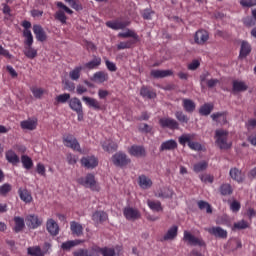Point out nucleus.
<instances>
[{"label":"nucleus","mask_w":256,"mask_h":256,"mask_svg":"<svg viewBox=\"0 0 256 256\" xmlns=\"http://www.w3.org/2000/svg\"><path fill=\"white\" fill-rule=\"evenodd\" d=\"M63 144L65 147H69L70 149H73V151H79V153H81V145L79 144V141H77V138L73 136V134L64 135Z\"/></svg>","instance_id":"1"},{"label":"nucleus","mask_w":256,"mask_h":256,"mask_svg":"<svg viewBox=\"0 0 256 256\" xmlns=\"http://www.w3.org/2000/svg\"><path fill=\"white\" fill-rule=\"evenodd\" d=\"M183 239L187 241L188 245H192L193 247H205V241L191 234L189 231H184Z\"/></svg>","instance_id":"2"},{"label":"nucleus","mask_w":256,"mask_h":256,"mask_svg":"<svg viewBox=\"0 0 256 256\" xmlns=\"http://www.w3.org/2000/svg\"><path fill=\"white\" fill-rule=\"evenodd\" d=\"M112 163L116 165V167H125V165H129V163H131V159L127 158V154L117 152L112 156Z\"/></svg>","instance_id":"3"},{"label":"nucleus","mask_w":256,"mask_h":256,"mask_svg":"<svg viewBox=\"0 0 256 256\" xmlns=\"http://www.w3.org/2000/svg\"><path fill=\"white\" fill-rule=\"evenodd\" d=\"M131 25V21L129 20H121L117 19L114 21H108L106 22V26L109 27V29H113L114 31L123 30Z\"/></svg>","instance_id":"4"},{"label":"nucleus","mask_w":256,"mask_h":256,"mask_svg":"<svg viewBox=\"0 0 256 256\" xmlns=\"http://www.w3.org/2000/svg\"><path fill=\"white\" fill-rule=\"evenodd\" d=\"M78 183L80 185H83L84 187L92 189V191H95L97 189V182L95 181V175L93 174H88L85 178H79Z\"/></svg>","instance_id":"5"},{"label":"nucleus","mask_w":256,"mask_h":256,"mask_svg":"<svg viewBox=\"0 0 256 256\" xmlns=\"http://www.w3.org/2000/svg\"><path fill=\"white\" fill-rule=\"evenodd\" d=\"M82 101L89 107L90 109H94V111H103V106L101 105V102H99L97 99L89 96H83Z\"/></svg>","instance_id":"6"},{"label":"nucleus","mask_w":256,"mask_h":256,"mask_svg":"<svg viewBox=\"0 0 256 256\" xmlns=\"http://www.w3.org/2000/svg\"><path fill=\"white\" fill-rule=\"evenodd\" d=\"M160 125L163 127V129H179V122L177 120L170 118V117H164L159 120Z\"/></svg>","instance_id":"7"},{"label":"nucleus","mask_w":256,"mask_h":256,"mask_svg":"<svg viewBox=\"0 0 256 256\" xmlns=\"http://www.w3.org/2000/svg\"><path fill=\"white\" fill-rule=\"evenodd\" d=\"M25 221L29 229H37L38 227H41V224L43 223L41 219H39V216L35 214L26 216Z\"/></svg>","instance_id":"8"},{"label":"nucleus","mask_w":256,"mask_h":256,"mask_svg":"<svg viewBox=\"0 0 256 256\" xmlns=\"http://www.w3.org/2000/svg\"><path fill=\"white\" fill-rule=\"evenodd\" d=\"M229 175L231 179H233V181H236L237 183H243L245 181V173H243L237 167L231 168L229 171Z\"/></svg>","instance_id":"9"},{"label":"nucleus","mask_w":256,"mask_h":256,"mask_svg":"<svg viewBox=\"0 0 256 256\" xmlns=\"http://www.w3.org/2000/svg\"><path fill=\"white\" fill-rule=\"evenodd\" d=\"M177 147H178V144L176 140H173V139L166 140L161 143L159 147V152L163 153V151H175Z\"/></svg>","instance_id":"10"},{"label":"nucleus","mask_w":256,"mask_h":256,"mask_svg":"<svg viewBox=\"0 0 256 256\" xmlns=\"http://www.w3.org/2000/svg\"><path fill=\"white\" fill-rule=\"evenodd\" d=\"M194 41L198 45H204V43H207L209 41V32L205 30H199L195 33Z\"/></svg>","instance_id":"11"},{"label":"nucleus","mask_w":256,"mask_h":256,"mask_svg":"<svg viewBox=\"0 0 256 256\" xmlns=\"http://www.w3.org/2000/svg\"><path fill=\"white\" fill-rule=\"evenodd\" d=\"M81 163L83 167H86V169H95V167L99 165V162L97 161V158H95V156L83 157L81 159Z\"/></svg>","instance_id":"12"},{"label":"nucleus","mask_w":256,"mask_h":256,"mask_svg":"<svg viewBox=\"0 0 256 256\" xmlns=\"http://www.w3.org/2000/svg\"><path fill=\"white\" fill-rule=\"evenodd\" d=\"M33 33L37 39V41H40L43 43V41H47V33H45V30L41 25H34L33 26Z\"/></svg>","instance_id":"13"},{"label":"nucleus","mask_w":256,"mask_h":256,"mask_svg":"<svg viewBox=\"0 0 256 256\" xmlns=\"http://www.w3.org/2000/svg\"><path fill=\"white\" fill-rule=\"evenodd\" d=\"M123 213L124 217L129 221H135V219H139V217H141L139 210L131 207L125 208Z\"/></svg>","instance_id":"14"},{"label":"nucleus","mask_w":256,"mask_h":256,"mask_svg":"<svg viewBox=\"0 0 256 256\" xmlns=\"http://www.w3.org/2000/svg\"><path fill=\"white\" fill-rule=\"evenodd\" d=\"M109 219V215L106 214L105 211H95L92 214V221L96 223V225H99L101 223H105Z\"/></svg>","instance_id":"15"},{"label":"nucleus","mask_w":256,"mask_h":256,"mask_svg":"<svg viewBox=\"0 0 256 256\" xmlns=\"http://www.w3.org/2000/svg\"><path fill=\"white\" fill-rule=\"evenodd\" d=\"M129 153L130 155H132V157H145L147 155L145 148L139 145L131 146L129 149Z\"/></svg>","instance_id":"16"},{"label":"nucleus","mask_w":256,"mask_h":256,"mask_svg":"<svg viewBox=\"0 0 256 256\" xmlns=\"http://www.w3.org/2000/svg\"><path fill=\"white\" fill-rule=\"evenodd\" d=\"M216 145L219 149H225V130L218 129L215 131Z\"/></svg>","instance_id":"17"},{"label":"nucleus","mask_w":256,"mask_h":256,"mask_svg":"<svg viewBox=\"0 0 256 256\" xmlns=\"http://www.w3.org/2000/svg\"><path fill=\"white\" fill-rule=\"evenodd\" d=\"M150 75L154 79H165V77H171L173 75V70H152Z\"/></svg>","instance_id":"18"},{"label":"nucleus","mask_w":256,"mask_h":256,"mask_svg":"<svg viewBox=\"0 0 256 256\" xmlns=\"http://www.w3.org/2000/svg\"><path fill=\"white\" fill-rule=\"evenodd\" d=\"M46 229L54 237L59 235V224L53 219H49L46 224Z\"/></svg>","instance_id":"19"},{"label":"nucleus","mask_w":256,"mask_h":256,"mask_svg":"<svg viewBox=\"0 0 256 256\" xmlns=\"http://www.w3.org/2000/svg\"><path fill=\"white\" fill-rule=\"evenodd\" d=\"M138 185L141 189H151V187H153V181L151 178L141 175L138 178Z\"/></svg>","instance_id":"20"},{"label":"nucleus","mask_w":256,"mask_h":256,"mask_svg":"<svg viewBox=\"0 0 256 256\" xmlns=\"http://www.w3.org/2000/svg\"><path fill=\"white\" fill-rule=\"evenodd\" d=\"M155 197H158L159 199H171L173 197V190L171 188H160L156 193Z\"/></svg>","instance_id":"21"},{"label":"nucleus","mask_w":256,"mask_h":256,"mask_svg":"<svg viewBox=\"0 0 256 256\" xmlns=\"http://www.w3.org/2000/svg\"><path fill=\"white\" fill-rule=\"evenodd\" d=\"M69 107L75 113L83 111V103H81V100L77 97H73L69 100Z\"/></svg>","instance_id":"22"},{"label":"nucleus","mask_w":256,"mask_h":256,"mask_svg":"<svg viewBox=\"0 0 256 256\" xmlns=\"http://www.w3.org/2000/svg\"><path fill=\"white\" fill-rule=\"evenodd\" d=\"M99 253L103 256H115V249L113 248H108V247H98L94 246V254L99 256Z\"/></svg>","instance_id":"23"},{"label":"nucleus","mask_w":256,"mask_h":256,"mask_svg":"<svg viewBox=\"0 0 256 256\" xmlns=\"http://www.w3.org/2000/svg\"><path fill=\"white\" fill-rule=\"evenodd\" d=\"M101 66V57H94L91 61L84 64V69L93 71V69H99Z\"/></svg>","instance_id":"24"},{"label":"nucleus","mask_w":256,"mask_h":256,"mask_svg":"<svg viewBox=\"0 0 256 256\" xmlns=\"http://www.w3.org/2000/svg\"><path fill=\"white\" fill-rule=\"evenodd\" d=\"M182 106L186 113H193L197 107L193 100L187 98L182 99Z\"/></svg>","instance_id":"25"},{"label":"nucleus","mask_w":256,"mask_h":256,"mask_svg":"<svg viewBox=\"0 0 256 256\" xmlns=\"http://www.w3.org/2000/svg\"><path fill=\"white\" fill-rule=\"evenodd\" d=\"M109 74L105 71H98L94 73L92 77V81H95L96 83H105V81H108Z\"/></svg>","instance_id":"26"},{"label":"nucleus","mask_w":256,"mask_h":256,"mask_svg":"<svg viewBox=\"0 0 256 256\" xmlns=\"http://www.w3.org/2000/svg\"><path fill=\"white\" fill-rule=\"evenodd\" d=\"M5 157L8 163H11L12 165H17L21 161L17 153H15L13 150H8L5 154Z\"/></svg>","instance_id":"27"},{"label":"nucleus","mask_w":256,"mask_h":256,"mask_svg":"<svg viewBox=\"0 0 256 256\" xmlns=\"http://www.w3.org/2000/svg\"><path fill=\"white\" fill-rule=\"evenodd\" d=\"M81 243H83V240H69L62 243L61 249L63 251H71L73 247H77V245H81Z\"/></svg>","instance_id":"28"},{"label":"nucleus","mask_w":256,"mask_h":256,"mask_svg":"<svg viewBox=\"0 0 256 256\" xmlns=\"http://www.w3.org/2000/svg\"><path fill=\"white\" fill-rule=\"evenodd\" d=\"M70 229L72 234H74L76 237H81V235H83V225H81L79 222H71Z\"/></svg>","instance_id":"29"},{"label":"nucleus","mask_w":256,"mask_h":256,"mask_svg":"<svg viewBox=\"0 0 256 256\" xmlns=\"http://www.w3.org/2000/svg\"><path fill=\"white\" fill-rule=\"evenodd\" d=\"M118 37H121L122 39H128L129 37H131L133 41H135V43L139 41V35H137L135 31L131 29H127L125 32H120L118 34Z\"/></svg>","instance_id":"30"},{"label":"nucleus","mask_w":256,"mask_h":256,"mask_svg":"<svg viewBox=\"0 0 256 256\" xmlns=\"http://www.w3.org/2000/svg\"><path fill=\"white\" fill-rule=\"evenodd\" d=\"M205 231L210 233V235H214V237H225V230L221 227H209L205 228Z\"/></svg>","instance_id":"31"},{"label":"nucleus","mask_w":256,"mask_h":256,"mask_svg":"<svg viewBox=\"0 0 256 256\" xmlns=\"http://www.w3.org/2000/svg\"><path fill=\"white\" fill-rule=\"evenodd\" d=\"M14 223H15V226H14L15 233H21V231L25 229V219L19 216H15Z\"/></svg>","instance_id":"32"},{"label":"nucleus","mask_w":256,"mask_h":256,"mask_svg":"<svg viewBox=\"0 0 256 256\" xmlns=\"http://www.w3.org/2000/svg\"><path fill=\"white\" fill-rule=\"evenodd\" d=\"M22 129H28V131H33L37 129V120L28 119L21 122Z\"/></svg>","instance_id":"33"},{"label":"nucleus","mask_w":256,"mask_h":256,"mask_svg":"<svg viewBox=\"0 0 256 256\" xmlns=\"http://www.w3.org/2000/svg\"><path fill=\"white\" fill-rule=\"evenodd\" d=\"M73 255L74 256H99L95 254V247H92L90 251L87 249H78L73 252Z\"/></svg>","instance_id":"34"},{"label":"nucleus","mask_w":256,"mask_h":256,"mask_svg":"<svg viewBox=\"0 0 256 256\" xmlns=\"http://www.w3.org/2000/svg\"><path fill=\"white\" fill-rule=\"evenodd\" d=\"M18 193L20 195V199L24 201V203H31V201H33V196H31V192L27 189H19Z\"/></svg>","instance_id":"35"},{"label":"nucleus","mask_w":256,"mask_h":256,"mask_svg":"<svg viewBox=\"0 0 256 256\" xmlns=\"http://www.w3.org/2000/svg\"><path fill=\"white\" fill-rule=\"evenodd\" d=\"M214 109V106L213 104L211 103H206L204 105H202L199 109V113L204 116V117H207L209 115H211L212 111Z\"/></svg>","instance_id":"36"},{"label":"nucleus","mask_w":256,"mask_h":256,"mask_svg":"<svg viewBox=\"0 0 256 256\" xmlns=\"http://www.w3.org/2000/svg\"><path fill=\"white\" fill-rule=\"evenodd\" d=\"M178 227L177 226H172L167 233L164 235L163 237V241H171L174 238L177 237V231H178Z\"/></svg>","instance_id":"37"},{"label":"nucleus","mask_w":256,"mask_h":256,"mask_svg":"<svg viewBox=\"0 0 256 256\" xmlns=\"http://www.w3.org/2000/svg\"><path fill=\"white\" fill-rule=\"evenodd\" d=\"M83 71L82 66L75 67L72 71L69 72V77L72 81H79L81 77V72Z\"/></svg>","instance_id":"38"},{"label":"nucleus","mask_w":256,"mask_h":256,"mask_svg":"<svg viewBox=\"0 0 256 256\" xmlns=\"http://www.w3.org/2000/svg\"><path fill=\"white\" fill-rule=\"evenodd\" d=\"M23 53L28 59H35L37 57V49L33 48V46H24Z\"/></svg>","instance_id":"39"},{"label":"nucleus","mask_w":256,"mask_h":256,"mask_svg":"<svg viewBox=\"0 0 256 256\" xmlns=\"http://www.w3.org/2000/svg\"><path fill=\"white\" fill-rule=\"evenodd\" d=\"M27 253L30 256H45V252H43L40 246L28 247Z\"/></svg>","instance_id":"40"},{"label":"nucleus","mask_w":256,"mask_h":256,"mask_svg":"<svg viewBox=\"0 0 256 256\" xmlns=\"http://www.w3.org/2000/svg\"><path fill=\"white\" fill-rule=\"evenodd\" d=\"M102 148L104 151H107L108 153H113L117 149V143L107 140L102 143Z\"/></svg>","instance_id":"41"},{"label":"nucleus","mask_w":256,"mask_h":256,"mask_svg":"<svg viewBox=\"0 0 256 256\" xmlns=\"http://www.w3.org/2000/svg\"><path fill=\"white\" fill-rule=\"evenodd\" d=\"M251 53V45L248 42L243 41L240 48V57L245 58Z\"/></svg>","instance_id":"42"},{"label":"nucleus","mask_w":256,"mask_h":256,"mask_svg":"<svg viewBox=\"0 0 256 256\" xmlns=\"http://www.w3.org/2000/svg\"><path fill=\"white\" fill-rule=\"evenodd\" d=\"M147 205L152 211H155L156 213H159V211H163V206H161V202L159 201L148 200Z\"/></svg>","instance_id":"43"},{"label":"nucleus","mask_w":256,"mask_h":256,"mask_svg":"<svg viewBox=\"0 0 256 256\" xmlns=\"http://www.w3.org/2000/svg\"><path fill=\"white\" fill-rule=\"evenodd\" d=\"M140 95L146 99H155L157 97V94L147 87L141 88Z\"/></svg>","instance_id":"44"},{"label":"nucleus","mask_w":256,"mask_h":256,"mask_svg":"<svg viewBox=\"0 0 256 256\" xmlns=\"http://www.w3.org/2000/svg\"><path fill=\"white\" fill-rule=\"evenodd\" d=\"M21 163L24 167V169H33V160L31 159V157L27 156V155H22L21 157Z\"/></svg>","instance_id":"45"},{"label":"nucleus","mask_w":256,"mask_h":256,"mask_svg":"<svg viewBox=\"0 0 256 256\" xmlns=\"http://www.w3.org/2000/svg\"><path fill=\"white\" fill-rule=\"evenodd\" d=\"M193 137H195V135L193 134H183L178 138V141L180 143V145H183V147H185V145L189 143H191V140L193 139Z\"/></svg>","instance_id":"46"},{"label":"nucleus","mask_w":256,"mask_h":256,"mask_svg":"<svg viewBox=\"0 0 256 256\" xmlns=\"http://www.w3.org/2000/svg\"><path fill=\"white\" fill-rule=\"evenodd\" d=\"M228 205L232 213H239L241 211V203L237 200H228Z\"/></svg>","instance_id":"47"},{"label":"nucleus","mask_w":256,"mask_h":256,"mask_svg":"<svg viewBox=\"0 0 256 256\" xmlns=\"http://www.w3.org/2000/svg\"><path fill=\"white\" fill-rule=\"evenodd\" d=\"M140 15L146 21H151V19H153V16L155 15V11H153L151 8H146V9L140 11Z\"/></svg>","instance_id":"48"},{"label":"nucleus","mask_w":256,"mask_h":256,"mask_svg":"<svg viewBox=\"0 0 256 256\" xmlns=\"http://www.w3.org/2000/svg\"><path fill=\"white\" fill-rule=\"evenodd\" d=\"M24 45L25 47L33 46V34L31 33V30H24Z\"/></svg>","instance_id":"49"},{"label":"nucleus","mask_w":256,"mask_h":256,"mask_svg":"<svg viewBox=\"0 0 256 256\" xmlns=\"http://www.w3.org/2000/svg\"><path fill=\"white\" fill-rule=\"evenodd\" d=\"M32 95H34L35 99H41L43 95H45V89L39 87H32L31 89Z\"/></svg>","instance_id":"50"},{"label":"nucleus","mask_w":256,"mask_h":256,"mask_svg":"<svg viewBox=\"0 0 256 256\" xmlns=\"http://www.w3.org/2000/svg\"><path fill=\"white\" fill-rule=\"evenodd\" d=\"M233 89L234 91H247V84H245V82L243 81H234L233 82Z\"/></svg>","instance_id":"51"},{"label":"nucleus","mask_w":256,"mask_h":256,"mask_svg":"<svg viewBox=\"0 0 256 256\" xmlns=\"http://www.w3.org/2000/svg\"><path fill=\"white\" fill-rule=\"evenodd\" d=\"M12 189H13V187L9 183H5V184L1 185L0 186V195H1V197H7V194L11 193Z\"/></svg>","instance_id":"52"},{"label":"nucleus","mask_w":256,"mask_h":256,"mask_svg":"<svg viewBox=\"0 0 256 256\" xmlns=\"http://www.w3.org/2000/svg\"><path fill=\"white\" fill-rule=\"evenodd\" d=\"M135 45V40H128V41H125V42H120L118 45H117V49L119 51L123 50V49H131V47Z\"/></svg>","instance_id":"53"},{"label":"nucleus","mask_w":256,"mask_h":256,"mask_svg":"<svg viewBox=\"0 0 256 256\" xmlns=\"http://www.w3.org/2000/svg\"><path fill=\"white\" fill-rule=\"evenodd\" d=\"M211 119L219 124L221 123V121H225V112H216V113H213L211 114Z\"/></svg>","instance_id":"54"},{"label":"nucleus","mask_w":256,"mask_h":256,"mask_svg":"<svg viewBox=\"0 0 256 256\" xmlns=\"http://www.w3.org/2000/svg\"><path fill=\"white\" fill-rule=\"evenodd\" d=\"M175 117L180 123H189V117H187L183 111H176Z\"/></svg>","instance_id":"55"},{"label":"nucleus","mask_w":256,"mask_h":256,"mask_svg":"<svg viewBox=\"0 0 256 256\" xmlns=\"http://www.w3.org/2000/svg\"><path fill=\"white\" fill-rule=\"evenodd\" d=\"M55 99H56V103H67V101L71 100V94L69 93L60 94Z\"/></svg>","instance_id":"56"},{"label":"nucleus","mask_w":256,"mask_h":256,"mask_svg":"<svg viewBox=\"0 0 256 256\" xmlns=\"http://www.w3.org/2000/svg\"><path fill=\"white\" fill-rule=\"evenodd\" d=\"M198 207L203 211V209H206V213H213V209H211V205L208 202H205L203 200L198 201Z\"/></svg>","instance_id":"57"},{"label":"nucleus","mask_w":256,"mask_h":256,"mask_svg":"<svg viewBox=\"0 0 256 256\" xmlns=\"http://www.w3.org/2000/svg\"><path fill=\"white\" fill-rule=\"evenodd\" d=\"M55 19H57V21H60V23H62L63 25L67 23V16L65 15V12H63V10H58L56 12Z\"/></svg>","instance_id":"58"},{"label":"nucleus","mask_w":256,"mask_h":256,"mask_svg":"<svg viewBox=\"0 0 256 256\" xmlns=\"http://www.w3.org/2000/svg\"><path fill=\"white\" fill-rule=\"evenodd\" d=\"M207 169V162L202 161L194 165L195 173H201V171H205Z\"/></svg>","instance_id":"59"},{"label":"nucleus","mask_w":256,"mask_h":256,"mask_svg":"<svg viewBox=\"0 0 256 256\" xmlns=\"http://www.w3.org/2000/svg\"><path fill=\"white\" fill-rule=\"evenodd\" d=\"M247 227H249V224L247 223V221L241 220L239 222L234 223V226L232 229L233 230H235V229L241 230V229H247Z\"/></svg>","instance_id":"60"},{"label":"nucleus","mask_w":256,"mask_h":256,"mask_svg":"<svg viewBox=\"0 0 256 256\" xmlns=\"http://www.w3.org/2000/svg\"><path fill=\"white\" fill-rule=\"evenodd\" d=\"M152 130L153 128L149 126V124L142 123L138 126V131H140V133H151Z\"/></svg>","instance_id":"61"},{"label":"nucleus","mask_w":256,"mask_h":256,"mask_svg":"<svg viewBox=\"0 0 256 256\" xmlns=\"http://www.w3.org/2000/svg\"><path fill=\"white\" fill-rule=\"evenodd\" d=\"M209 75V72H204L200 75L201 87H205V85H207V82L209 81Z\"/></svg>","instance_id":"62"},{"label":"nucleus","mask_w":256,"mask_h":256,"mask_svg":"<svg viewBox=\"0 0 256 256\" xmlns=\"http://www.w3.org/2000/svg\"><path fill=\"white\" fill-rule=\"evenodd\" d=\"M188 147H190V149H192V151H201L203 149V146H201V144H199V142H193L190 141Z\"/></svg>","instance_id":"63"},{"label":"nucleus","mask_w":256,"mask_h":256,"mask_svg":"<svg viewBox=\"0 0 256 256\" xmlns=\"http://www.w3.org/2000/svg\"><path fill=\"white\" fill-rule=\"evenodd\" d=\"M246 127H247L248 131H251L252 129H255V127H256V119L248 120V122L246 123Z\"/></svg>","instance_id":"64"}]
</instances>
